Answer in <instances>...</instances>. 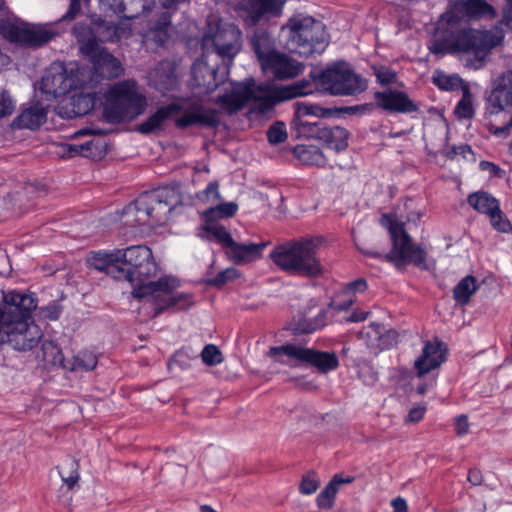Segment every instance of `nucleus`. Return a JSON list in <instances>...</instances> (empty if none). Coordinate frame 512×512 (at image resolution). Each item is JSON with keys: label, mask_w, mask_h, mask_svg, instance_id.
I'll use <instances>...</instances> for the list:
<instances>
[{"label": "nucleus", "mask_w": 512, "mask_h": 512, "mask_svg": "<svg viewBox=\"0 0 512 512\" xmlns=\"http://www.w3.org/2000/svg\"><path fill=\"white\" fill-rule=\"evenodd\" d=\"M119 266L118 280L133 285L131 294L141 304L139 309L145 316L154 318L165 310H187L193 305L192 294L176 291L180 280L174 276L165 275L156 281L146 282L158 270L148 246L132 245L119 249Z\"/></svg>", "instance_id": "obj_1"}, {"label": "nucleus", "mask_w": 512, "mask_h": 512, "mask_svg": "<svg viewBox=\"0 0 512 512\" xmlns=\"http://www.w3.org/2000/svg\"><path fill=\"white\" fill-rule=\"evenodd\" d=\"M495 16V8L486 0L451 1L430 41L429 51L441 56L469 54L474 57L473 67L480 68L491 50L502 43L503 36L491 30L462 27L461 22Z\"/></svg>", "instance_id": "obj_2"}, {"label": "nucleus", "mask_w": 512, "mask_h": 512, "mask_svg": "<svg viewBox=\"0 0 512 512\" xmlns=\"http://www.w3.org/2000/svg\"><path fill=\"white\" fill-rule=\"evenodd\" d=\"M37 302L33 294L11 290L3 292L0 305V342L8 343L19 351L31 350L38 345L43 334L32 320Z\"/></svg>", "instance_id": "obj_3"}, {"label": "nucleus", "mask_w": 512, "mask_h": 512, "mask_svg": "<svg viewBox=\"0 0 512 512\" xmlns=\"http://www.w3.org/2000/svg\"><path fill=\"white\" fill-rule=\"evenodd\" d=\"M324 241L322 236L299 237L275 247L270 258L290 275L317 277L323 272L319 251Z\"/></svg>", "instance_id": "obj_4"}, {"label": "nucleus", "mask_w": 512, "mask_h": 512, "mask_svg": "<svg viewBox=\"0 0 512 512\" xmlns=\"http://www.w3.org/2000/svg\"><path fill=\"white\" fill-rule=\"evenodd\" d=\"M181 202L180 185L173 183L141 194L122 210L121 217L128 226L165 222L172 210Z\"/></svg>", "instance_id": "obj_5"}, {"label": "nucleus", "mask_w": 512, "mask_h": 512, "mask_svg": "<svg viewBox=\"0 0 512 512\" xmlns=\"http://www.w3.org/2000/svg\"><path fill=\"white\" fill-rule=\"evenodd\" d=\"M484 118L489 132L507 137L512 128V70L498 75L485 97Z\"/></svg>", "instance_id": "obj_6"}, {"label": "nucleus", "mask_w": 512, "mask_h": 512, "mask_svg": "<svg viewBox=\"0 0 512 512\" xmlns=\"http://www.w3.org/2000/svg\"><path fill=\"white\" fill-rule=\"evenodd\" d=\"M103 115L109 123L132 121L148 106L146 96L134 80L114 83L104 94Z\"/></svg>", "instance_id": "obj_7"}, {"label": "nucleus", "mask_w": 512, "mask_h": 512, "mask_svg": "<svg viewBox=\"0 0 512 512\" xmlns=\"http://www.w3.org/2000/svg\"><path fill=\"white\" fill-rule=\"evenodd\" d=\"M381 224L388 230L392 247L388 253L366 251L365 254L381 261L393 263L396 267L413 264L419 268L426 267V251L414 244L410 235L395 215H383Z\"/></svg>", "instance_id": "obj_8"}, {"label": "nucleus", "mask_w": 512, "mask_h": 512, "mask_svg": "<svg viewBox=\"0 0 512 512\" xmlns=\"http://www.w3.org/2000/svg\"><path fill=\"white\" fill-rule=\"evenodd\" d=\"M287 28L289 29L287 46L291 52L300 56L322 54L329 44L325 25L311 16H294L289 19Z\"/></svg>", "instance_id": "obj_9"}, {"label": "nucleus", "mask_w": 512, "mask_h": 512, "mask_svg": "<svg viewBox=\"0 0 512 512\" xmlns=\"http://www.w3.org/2000/svg\"><path fill=\"white\" fill-rule=\"evenodd\" d=\"M254 53L262 70L278 80L297 77L304 70V64L290 56L278 52L270 36L264 31L255 32L251 38Z\"/></svg>", "instance_id": "obj_10"}, {"label": "nucleus", "mask_w": 512, "mask_h": 512, "mask_svg": "<svg viewBox=\"0 0 512 512\" xmlns=\"http://www.w3.org/2000/svg\"><path fill=\"white\" fill-rule=\"evenodd\" d=\"M91 70L66 66L62 62H53L41 79L40 89L48 98H57L71 91L84 88L90 79Z\"/></svg>", "instance_id": "obj_11"}, {"label": "nucleus", "mask_w": 512, "mask_h": 512, "mask_svg": "<svg viewBox=\"0 0 512 512\" xmlns=\"http://www.w3.org/2000/svg\"><path fill=\"white\" fill-rule=\"evenodd\" d=\"M318 71L319 75L316 79L322 93L333 96H352L367 88L363 78L356 74L345 61L334 62Z\"/></svg>", "instance_id": "obj_12"}, {"label": "nucleus", "mask_w": 512, "mask_h": 512, "mask_svg": "<svg viewBox=\"0 0 512 512\" xmlns=\"http://www.w3.org/2000/svg\"><path fill=\"white\" fill-rule=\"evenodd\" d=\"M73 33L77 38L81 54L93 64L96 73L108 78L121 74L122 67L118 59L99 45L97 38L86 24L75 25Z\"/></svg>", "instance_id": "obj_13"}, {"label": "nucleus", "mask_w": 512, "mask_h": 512, "mask_svg": "<svg viewBox=\"0 0 512 512\" xmlns=\"http://www.w3.org/2000/svg\"><path fill=\"white\" fill-rule=\"evenodd\" d=\"M59 33V30L53 23L29 24L10 20L0 21V34L11 43L23 47H41Z\"/></svg>", "instance_id": "obj_14"}, {"label": "nucleus", "mask_w": 512, "mask_h": 512, "mask_svg": "<svg viewBox=\"0 0 512 512\" xmlns=\"http://www.w3.org/2000/svg\"><path fill=\"white\" fill-rule=\"evenodd\" d=\"M270 355L279 363L293 366L292 360L310 364L321 372L338 367V358L334 353L315 351L295 344L272 347Z\"/></svg>", "instance_id": "obj_15"}, {"label": "nucleus", "mask_w": 512, "mask_h": 512, "mask_svg": "<svg viewBox=\"0 0 512 512\" xmlns=\"http://www.w3.org/2000/svg\"><path fill=\"white\" fill-rule=\"evenodd\" d=\"M211 40L216 54L225 66L227 76L235 56L241 51L242 32L235 24L225 23L217 27Z\"/></svg>", "instance_id": "obj_16"}, {"label": "nucleus", "mask_w": 512, "mask_h": 512, "mask_svg": "<svg viewBox=\"0 0 512 512\" xmlns=\"http://www.w3.org/2000/svg\"><path fill=\"white\" fill-rule=\"evenodd\" d=\"M447 349L438 338L424 342L420 355L414 361L416 376L423 379L427 374L435 373L446 361Z\"/></svg>", "instance_id": "obj_17"}, {"label": "nucleus", "mask_w": 512, "mask_h": 512, "mask_svg": "<svg viewBox=\"0 0 512 512\" xmlns=\"http://www.w3.org/2000/svg\"><path fill=\"white\" fill-rule=\"evenodd\" d=\"M220 124L219 113L216 109L207 108L198 102L190 104L183 115L175 120V126L186 129L191 126L216 128Z\"/></svg>", "instance_id": "obj_18"}, {"label": "nucleus", "mask_w": 512, "mask_h": 512, "mask_svg": "<svg viewBox=\"0 0 512 512\" xmlns=\"http://www.w3.org/2000/svg\"><path fill=\"white\" fill-rule=\"evenodd\" d=\"M377 107L390 113H414L419 110L418 105L402 91L388 89L374 94Z\"/></svg>", "instance_id": "obj_19"}, {"label": "nucleus", "mask_w": 512, "mask_h": 512, "mask_svg": "<svg viewBox=\"0 0 512 512\" xmlns=\"http://www.w3.org/2000/svg\"><path fill=\"white\" fill-rule=\"evenodd\" d=\"M224 81L218 79V71L202 60H196L191 67V87L199 89L200 94H209Z\"/></svg>", "instance_id": "obj_20"}, {"label": "nucleus", "mask_w": 512, "mask_h": 512, "mask_svg": "<svg viewBox=\"0 0 512 512\" xmlns=\"http://www.w3.org/2000/svg\"><path fill=\"white\" fill-rule=\"evenodd\" d=\"M268 242H237L233 241L225 255L235 265L242 266L262 258Z\"/></svg>", "instance_id": "obj_21"}, {"label": "nucleus", "mask_w": 512, "mask_h": 512, "mask_svg": "<svg viewBox=\"0 0 512 512\" xmlns=\"http://www.w3.org/2000/svg\"><path fill=\"white\" fill-rule=\"evenodd\" d=\"M252 83H233L229 91L218 95L216 103L229 114L242 109L251 100Z\"/></svg>", "instance_id": "obj_22"}, {"label": "nucleus", "mask_w": 512, "mask_h": 512, "mask_svg": "<svg viewBox=\"0 0 512 512\" xmlns=\"http://www.w3.org/2000/svg\"><path fill=\"white\" fill-rule=\"evenodd\" d=\"M47 108L39 101L31 102L22 106L17 117L12 121L13 129L36 130L47 119Z\"/></svg>", "instance_id": "obj_23"}, {"label": "nucleus", "mask_w": 512, "mask_h": 512, "mask_svg": "<svg viewBox=\"0 0 512 512\" xmlns=\"http://www.w3.org/2000/svg\"><path fill=\"white\" fill-rule=\"evenodd\" d=\"M150 85L162 94L175 90L178 86L175 66L167 60L159 62L150 73Z\"/></svg>", "instance_id": "obj_24"}, {"label": "nucleus", "mask_w": 512, "mask_h": 512, "mask_svg": "<svg viewBox=\"0 0 512 512\" xmlns=\"http://www.w3.org/2000/svg\"><path fill=\"white\" fill-rule=\"evenodd\" d=\"M92 74L90 75V77ZM91 83V78L87 80L84 88H80L79 92L74 93L69 99V106L71 107L68 117H81L90 113L100 97L96 91H91L88 86Z\"/></svg>", "instance_id": "obj_25"}, {"label": "nucleus", "mask_w": 512, "mask_h": 512, "mask_svg": "<svg viewBox=\"0 0 512 512\" xmlns=\"http://www.w3.org/2000/svg\"><path fill=\"white\" fill-rule=\"evenodd\" d=\"M251 99L262 111L270 110L278 103L285 101L282 86L271 83H261L257 86L252 83Z\"/></svg>", "instance_id": "obj_26"}, {"label": "nucleus", "mask_w": 512, "mask_h": 512, "mask_svg": "<svg viewBox=\"0 0 512 512\" xmlns=\"http://www.w3.org/2000/svg\"><path fill=\"white\" fill-rule=\"evenodd\" d=\"M183 110V106L178 102H172L168 105L159 107L145 121L141 122L136 130L144 135L154 133L160 130L166 120L170 119L174 114Z\"/></svg>", "instance_id": "obj_27"}, {"label": "nucleus", "mask_w": 512, "mask_h": 512, "mask_svg": "<svg viewBox=\"0 0 512 512\" xmlns=\"http://www.w3.org/2000/svg\"><path fill=\"white\" fill-rule=\"evenodd\" d=\"M286 0H241L244 9L255 24L264 16L281 14Z\"/></svg>", "instance_id": "obj_28"}, {"label": "nucleus", "mask_w": 512, "mask_h": 512, "mask_svg": "<svg viewBox=\"0 0 512 512\" xmlns=\"http://www.w3.org/2000/svg\"><path fill=\"white\" fill-rule=\"evenodd\" d=\"M89 267L105 272L118 279L119 274V249L112 251L99 250L92 252L87 259Z\"/></svg>", "instance_id": "obj_29"}, {"label": "nucleus", "mask_w": 512, "mask_h": 512, "mask_svg": "<svg viewBox=\"0 0 512 512\" xmlns=\"http://www.w3.org/2000/svg\"><path fill=\"white\" fill-rule=\"evenodd\" d=\"M318 75L319 71L317 69H313L309 72L308 78H303L291 84L282 86L285 101L320 92V86L316 79Z\"/></svg>", "instance_id": "obj_30"}, {"label": "nucleus", "mask_w": 512, "mask_h": 512, "mask_svg": "<svg viewBox=\"0 0 512 512\" xmlns=\"http://www.w3.org/2000/svg\"><path fill=\"white\" fill-rule=\"evenodd\" d=\"M353 481L354 477L352 476H347L344 478L339 474L334 475L328 484L317 495V507L322 510L332 509L335 505L336 496L339 492L340 486L342 484H350Z\"/></svg>", "instance_id": "obj_31"}, {"label": "nucleus", "mask_w": 512, "mask_h": 512, "mask_svg": "<svg viewBox=\"0 0 512 512\" xmlns=\"http://www.w3.org/2000/svg\"><path fill=\"white\" fill-rule=\"evenodd\" d=\"M348 131L340 126L322 127L317 134L319 139L327 148L337 152L348 147Z\"/></svg>", "instance_id": "obj_32"}, {"label": "nucleus", "mask_w": 512, "mask_h": 512, "mask_svg": "<svg viewBox=\"0 0 512 512\" xmlns=\"http://www.w3.org/2000/svg\"><path fill=\"white\" fill-rule=\"evenodd\" d=\"M467 203L477 212L487 216L498 210L500 205L495 197L484 191L471 193L467 197Z\"/></svg>", "instance_id": "obj_33"}, {"label": "nucleus", "mask_w": 512, "mask_h": 512, "mask_svg": "<svg viewBox=\"0 0 512 512\" xmlns=\"http://www.w3.org/2000/svg\"><path fill=\"white\" fill-rule=\"evenodd\" d=\"M293 154L305 165L324 166L326 164L322 151L314 145L298 144L293 148Z\"/></svg>", "instance_id": "obj_34"}, {"label": "nucleus", "mask_w": 512, "mask_h": 512, "mask_svg": "<svg viewBox=\"0 0 512 512\" xmlns=\"http://www.w3.org/2000/svg\"><path fill=\"white\" fill-rule=\"evenodd\" d=\"M479 284L474 276L467 275L462 278L453 289V297L457 304L464 306L471 296L478 290Z\"/></svg>", "instance_id": "obj_35"}, {"label": "nucleus", "mask_w": 512, "mask_h": 512, "mask_svg": "<svg viewBox=\"0 0 512 512\" xmlns=\"http://www.w3.org/2000/svg\"><path fill=\"white\" fill-rule=\"evenodd\" d=\"M97 357L91 351H80L71 360H67L65 369L71 372H88L97 366Z\"/></svg>", "instance_id": "obj_36"}, {"label": "nucleus", "mask_w": 512, "mask_h": 512, "mask_svg": "<svg viewBox=\"0 0 512 512\" xmlns=\"http://www.w3.org/2000/svg\"><path fill=\"white\" fill-rule=\"evenodd\" d=\"M171 25V16L167 12L161 13L158 20L150 27L147 38L154 41L158 46L164 45L168 39V29Z\"/></svg>", "instance_id": "obj_37"}, {"label": "nucleus", "mask_w": 512, "mask_h": 512, "mask_svg": "<svg viewBox=\"0 0 512 512\" xmlns=\"http://www.w3.org/2000/svg\"><path fill=\"white\" fill-rule=\"evenodd\" d=\"M433 84L442 91L462 90L464 84L463 79L458 74H446L444 71L437 70L432 76Z\"/></svg>", "instance_id": "obj_38"}, {"label": "nucleus", "mask_w": 512, "mask_h": 512, "mask_svg": "<svg viewBox=\"0 0 512 512\" xmlns=\"http://www.w3.org/2000/svg\"><path fill=\"white\" fill-rule=\"evenodd\" d=\"M43 360L52 366H59L65 369L67 360L60 347L53 341H44L41 346Z\"/></svg>", "instance_id": "obj_39"}, {"label": "nucleus", "mask_w": 512, "mask_h": 512, "mask_svg": "<svg viewBox=\"0 0 512 512\" xmlns=\"http://www.w3.org/2000/svg\"><path fill=\"white\" fill-rule=\"evenodd\" d=\"M473 94L471 93L468 86L462 87V97L458 101L454 113L459 119H471L475 115V109L473 105Z\"/></svg>", "instance_id": "obj_40"}, {"label": "nucleus", "mask_w": 512, "mask_h": 512, "mask_svg": "<svg viewBox=\"0 0 512 512\" xmlns=\"http://www.w3.org/2000/svg\"><path fill=\"white\" fill-rule=\"evenodd\" d=\"M153 0H124L123 16L125 19H135L146 11H150Z\"/></svg>", "instance_id": "obj_41"}, {"label": "nucleus", "mask_w": 512, "mask_h": 512, "mask_svg": "<svg viewBox=\"0 0 512 512\" xmlns=\"http://www.w3.org/2000/svg\"><path fill=\"white\" fill-rule=\"evenodd\" d=\"M380 329V324L372 323L360 331L359 336L366 341L368 348L380 351L387 350V344H379Z\"/></svg>", "instance_id": "obj_42"}, {"label": "nucleus", "mask_w": 512, "mask_h": 512, "mask_svg": "<svg viewBox=\"0 0 512 512\" xmlns=\"http://www.w3.org/2000/svg\"><path fill=\"white\" fill-rule=\"evenodd\" d=\"M330 115V111L326 108H322L317 104H310L306 102L295 103L294 118H306L314 116L317 118H324Z\"/></svg>", "instance_id": "obj_43"}, {"label": "nucleus", "mask_w": 512, "mask_h": 512, "mask_svg": "<svg viewBox=\"0 0 512 512\" xmlns=\"http://www.w3.org/2000/svg\"><path fill=\"white\" fill-rule=\"evenodd\" d=\"M292 126L299 136L305 138H317L318 132L322 129L319 121L312 122L305 118H294Z\"/></svg>", "instance_id": "obj_44"}, {"label": "nucleus", "mask_w": 512, "mask_h": 512, "mask_svg": "<svg viewBox=\"0 0 512 512\" xmlns=\"http://www.w3.org/2000/svg\"><path fill=\"white\" fill-rule=\"evenodd\" d=\"M205 229L209 234L217 239L218 243L222 246L224 252L226 253L234 241L232 235L227 231V229L224 226L216 223L207 224Z\"/></svg>", "instance_id": "obj_45"}, {"label": "nucleus", "mask_w": 512, "mask_h": 512, "mask_svg": "<svg viewBox=\"0 0 512 512\" xmlns=\"http://www.w3.org/2000/svg\"><path fill=\"white\" fill-rule=\"evenodd\" d=\"M320 486V480L316 472L308 471L305 473L299 484V492L302 495H312Z\"/></svg>", "instance_id": "obj_46"}, {"label": "nucleus", "mask_w": 512, "mask_h": 512, "mask_svg": "<svg viewBox=\"0 0 512 512\" xmlns=\"http://www.w3.org/2000/svg\"><path fill=\"white\" fill-rule=\"evenodd\" d=\"M491 226L498 232L508 233L512 231V225L505 214L502 212L500 205L498 210L491 213L489 216Z\"/></svg>", "instance_id": "obj_47"}, {"label": "nucleus", "mask_w": 512, "mask_h": 512, "mask_svg": "<svg viewBox=\"0 0 512 512\" xmlns=\"http://www.w3.org/2000/svg\"><path fill=\"white\" fill-rule=\"evenodd\" d=\"M238 210V205L235 202H225L221 203L215 207H211L207 214L212 217L218 218H230L236 214Z\"/></svg>", "instance_id": "obj_48"}, {"label": "nucleus", "mask_w": 512, "mask_h": 512, "mask_svg": "<svg viewBox=\"0 0 512 512\" xmlns=\"http://www.w3.org/2000/svg\"><path fill=\"white\" fill-rule=\"evenodd\" d=\"M239 275L240 274L236 268L229 267L219 272L213 278L209 279L208 284L215 287H222L229 281L238 278Z\"/></svg>", "instance_id": "obj_49"}, {"label": "nucleus", "mask_w": 512, "mask_h": 512, "mask_svg": "<svg viewBox=\"0 0 512 512\" xmlns=\"http://www.w3.org/2000/svg\"><path fill=\"white\" fill-rule=\"evenodd\" d=\"M16 108V101L10 93L0 87V119L10 116Z\"/></svg>", "instance_id": "obj_50"}, {"label": "nucleus", "mask_w": 512, "mask_h": 512, "mask_svg": "<svg viewBox=\"0 0 512 512\" xmlns=\"http://www.w3.org/2000/svg\"><path fill=\"white\" fill-rule=\"evenodd\" d=\"M202 361L208 366H214L222 362V354L217 346L206 345L201 352Z\"/></svg>", "instance_id": "obj_51"}, {"label": "nucleus", "mask_w": 512, "mask_h": 512, "mask_svg": "<svg viewBox=\"0 0 512 512\" xmlns=\"http://www.w3.org/2000/svg\"><path fill=\"white\" fill-rule=\"evenodd\" d=\"M267 138L271 144H280L287 138L286 126L283 122H276L267 131Z\"/></svg>", "instance_id": "obj_52"}, {"label": "nucleus", "mask_w": 512, "mask_h": 512, "mask_svg": "<svg viewBox=\"0 0 512 512\" xmlns=\"http://www.w3.org/2000/svg\"><path fill=\"white\" fill-rule=\"evenodd\" d=\"M196 198L201 202L217 201L220 199L219 184L212 181L207 184L205 189L196 194Z\"/></svg>", "instance_id": "obj_53"}, {"label": "nucleus", "mask_w": 512, "mask_h": 512, "mask_svg": "<svg viewBox=\"0 0 512 512\" xmlns=\"http://www.w3.org/2000/svg\"><path fill=\"white\" fill-rule=\"evenodd\" d=\"M373 70L377 82L383 86L392 84L396 80V72L388 66H376L373 68Z\"/></svg>", "instance_id": "obj_54"}, {"label": "nucleus", "mask_w": 512, "mask_h": 512, "mask_svg": "<svg viewBox=\"0 0 512 512\" xmlns=\"http://www.w3.org/2000/svg\"><path fill=\"white\" fill-rule=\"evenodd\" d=\"M63 312L62 305L57 301H52L46 306H43L39 310V314L42 318L49 321H56L60 318Z\"/></svg>", "instance_id": "obj_55"}, {"label": "nucleus", "mask_w": 512, "mask_h": 512, "mask_svg": "<svg viewBox=\"0 0 512 512\" xmlns=\"http://www.w3.org/2000/svg\"><path fill=\"white\" fill-rule=\"evenodd\" d=\"M427 375L428 377L420 382L416 387V391L420 395L426 394L436 385L437 373H430Z\"/></svg>", "instance_id": "obj_56"}, {"label": "nucleus", "mask_w": 512, "mask_h": 512, "mask_svg": "<svg viewBox=\"0 0 512 512\" xmlns=\"http://www.w3.org/2000/svg\"><path fill=\"white\" fill-rule=\"evenodd\" d=\"M397 332L395 330H384L381 325L379 344H387V349L391 348L397 342Z\"/></svg>", "instance_id": "obj_57"}, {"label": "nucleus", "mask_w": 512, "mask_h": 512, "mask_svg": "<svg viewBox=\"0 0 512 512\" xmlns=\"http://www.w3.org/2000/svg\"><path fill=\"white\" fill-rule=\"evenodd\" d=\"M77 464L72 461L71 467L73 470L70 472L68 476H65L62 472H60L61 479L63 483L69 488L72 489L79 481V472L76 468Z\"/></svg>", "instance_id": "obj_58"}, {"label": "nucleus", "mask_w": 512, "mask_h": 512, "mask_svg": "<svg viewBox=\"0 0 512 512\" xmlns=\"http://www.w3.org/2000/svg\"><path fill=\"white\" fill-rule=\"evenodd\" d=\"M455 432L458 436H464L469 431L468 417L464 414L459 415L454 420Z\"/></svg>", "instance_id": "obj_59"}, {"label": "nucleus", "mask_w": 512, "mask_h": 512, "mask_svg": "<svg viewBox=\"0 0 512 512\" xmlns=\"http://www.w3.org/2000/svg\"><path fill=\"white\" fill-rule=\"evenodd\" d=\"M170 365L178 366L182 370L188 369L190 367L189 357L185 352L177 351L171 358Z\"/></svg>", "instance_id": "obj_60"}, {"label": "nucleus", "mask_w": 512, "mask_h": 512, "mask_svg": "<svg viewBox=\"0 0 512 512\" xmlns=\"http://www.w3.org/2000/svg\"><path fill=\"white\" fill-rule=\"evenodd\" d=\"M104 7H107L119 18L123 16L124 0H101Z\"/></svg>", "instance_id": "obj_61"}, {"label": "nucleus", "mask_w": 512, "mask_h": 512, "mask_svg": "<svg viewBox=\"0 0 512 512\" xmlns=\"http://www.w3.org/2000/svg\"><path fill=\"white\" fill-rule=\"evenodd\" d=\"M426 412V408L424 406L413 407L409 410L408 415L406 416V423H417L423 419Z\"/></svg>", "instance_id": "obj_62"}, {"label": "nucleus", "mask_w": 512, "mask_h": 512, "mask_svg": "<svg viewBox=\"0 0 512 512\" xmlns=\"http://www.w3.org/2000/svg\"><path fill=\"white\" fill-rule=\"evenodd\" d=\"M113 34L109 37L112 42L120 41L123 38H128L131 35V29L129 27H122L120 25H113Z\"/></svg>", "instance_id": "obj_63"}, {"label": "nucleus", "mask_w": 512, "mask_h": 512, "mask_svg": "<svg viewBox=\"0 0 512 512\" xmlns=\"http://www.w3.org/2000/svg\"><path fill=\"white\" fill-rule=\"evenodd\" d=\"M501 24L508 28L512 26V0H506L502 10Z\"/></svg>", "instance_id": "obj_64"}]
</instances>
